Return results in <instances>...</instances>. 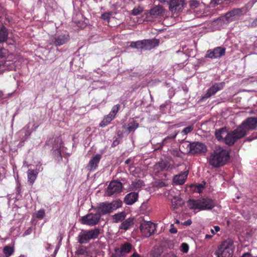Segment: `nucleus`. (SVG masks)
I'll use <instances>...</instances> for the list:
<instances>
[{
  "instance_id": "52",
  "label": "nucleus",
  "mask_w": 257,
  "mask_h": 257,
  "mask_svg": "<svg viewBox=\"0 0 257 257\" xmlns=\"http://www.w3.org/2000/svg\"><path fill=\"white\" fill-rule=\"evenodd\" d=\"M132 256L133 257H142L141 255H140L139 253H138L137 252H134L133 255H132Z\"/></svg>"
},
{
  "instance_id": "39",
  "label": "nucleus",
  "mask_w": 257,
  "mask_h": 257,
  "mask_svg": "<svg viewBox=\"0 0 257 257\" xmlns=\"http://www.w3.org/2000/svg\"><path fill=\"white\" fill-rule=\"evenodd\" d=\"M45 214V210L43 209H40L38 210L36 214V216L37 218L39 219H42L44 217Z\"/></svg>"
},
{
  "instance_id": "6",
  "label": "nucleus",
  "mask_w": 257,
  "mask_h": 257,
  "mask_svg": "<svg viewBox=\"0 0 257 257\" xmlns=\"http://www.w3.org/2000/svg\"><path fill=\"white\" fill-rule=\"evenodd\" d=\"M245 136V132L241 127H237L233 132L229 133L227 132L226 137L224 138L223 142L229 146H231L239 139Z\"/></svg>"
},
{
  "instance_id": "33",
  "label": "nucleus",
  "mask_w": 257,
  "mask_h": 257,
  "mask_svg": "<svg viewBox=\"0 0 257 257\" xmlns=\"http://www.w3.org/2000/svg\"><path fill=\"white\" fill-rule=\"evenodd\" d=\"M132 248V244L128 242H125L121 245L120 251L121 253H127L131 251Z\"/></svg>"
},
{
  "instance_id": "41",
  "label": "nucleus",
  "mask_w": 257,
  "mask_h": 257,
  "mask_svg": "<svg viewBox=\"0 0 257 257\" xmlns=\"http://www.w3.org/2000/svg\"><path fill=\"white\" fill-rule=\"evenodd\" d=\"M177 134L178 133H175L174 135H170L165 138L162 142V145H164L168 140L174 139L176 137Z\"/></svg>"
},
{
  "instance_id": "27",
  "label": "nucleus",
  "mask_w": 257,
  "mask_h": 257,
  "mask_svg": "<svg viewBox=\"0 0 257 257\" xmlns=\"http://www.w3.org/2000/svg\"><path fill=\"white\" fill-rule=\"evenodd\" d=\"M144 185L143 182L142 180H138L133 182L130 185V189L133 191H139Z\"/></svg>"
},
{
  "instance_id": "20",
  "label": "nucleus",
  "mask_w": 257,
  "mask_h": 257,
  "mask_svg": "<svg viewBox=\"0 0 257 257\" xmlns=\"http://www.w3.org/2000/svg\"><path fill=\"white\" fill-rule=\"evenodd\" d=\"M139 194L136 192H131L125 195L124 202L128 205L134 204L138 199Z\"/></svg>"
},
{
  "instance_id": "29",
  "label": "nucleus",
  "mask_w": 257,
  "mask_h": 257,
  "mask_svg": "<svg viewBox=\"0 0 257 257\" xmlns=\"http://www.w3.org/2000/svg\"><path fill=\"white\" fill-rule=\"evenodd\" d=\"M138 127L139 123L134 119H132L127 125V131L130 133L134 132Z\"/></svg>"
},
{
  "instance_id": "61",
  "label": "nucleus",
  "mask_w": 257,
  "mask_h": 257,
  "mask_svg": "<svg viewBox=\"0 0 257 257\" xmlns=\"http://www.w3.org/2000/svg\"><path fill=\"white\" fill-rule=\"evenodd\" d=\"M95 2H97V0H94Z\"/></svg>"
},
{
  "instance_id": "55",
  "label": "nucleus",
  "mask_w": 257,
  "mask_h": 257,
  "mask_svg": "<svg viewBox=\"0 0 257 257\" xmlns=\"http://www.w3.org/2000/svg\"><path fill=\"white\" fill-rule=\"evenodd\" d=\"M212 235H208V234H206L205 235V238L206 239H210L212 237Z\"/></svg>"
},
{
  "instance_id": "23",
  "label": "nucleus",
  "mask_w": 257,
  "mask_h": 257,
  "mask_svg": "<svg viewBox=\"0 0 257 257\" xmlns=\"http://www.w3.org/2000/svg\"><path fill=\"white\" fill-rule=\"evenodd\" d=\"M188 174V171H185L174 176L173 182L177 185H182L184 183Z\"/></svg>"
},
{
  "instance_id": "25",
  "label": "nucleus",
  "mask_w": 257,
  "mask_h": 257,
  "mask_svg": "<svg viewBox=\"0 0 257 257\" xmlns=\"http://www.w3.org/2000/svg\"><path fill=\"white\" fill-rule=\"evenodd\" d=\"M165 10L161 6H157L152 8L150 11V14L154 17L163 16Z\"/></svg>"
},
{
  "instance_id": "45",
  "label": "nucleus",
  "mask_w": 257,
  "mask_h": 257,
  "mask_svg": "<svg viewBox=\"0 0 257 257\" xmlns=\"http://www.w3.org/2000/svg\"><path fill=\"white\" fill-rule=\"evenodd\" d=\"M110 16L109 13H104L101 15V18L105 20H108L110 18Z\"/></svg>"
},
{
  "instance_id": "42",
  "label": "nucleus",
  "mask_w": 257,
  "mask_h": 257,
  "mask_svg": "<svg viewBox=\"0 0 257 257\" xmlns=\"http://www.w3.org/2000/svg\"><path fill=\"white\" fill-rule=\"evenodd\" d=\"M86 253V249L83 247L78 248L76 251V254L79 255H84Z\"/></svg>"
},
{
  "instance_id": "2",
  "label": "nucleus",
  "mask_w": 257,
  "mask_h": 257,
  "mask_svg": "<svg viewBox=\"0 0 257 257\" xmlns=\"http://www.w3.org/2000/svg\"><path fill=\"white\" fill-rule=\"evenodd\" d=\"M187 204L190 209L198 211L211 210L215 206L214 200L208 197L196 200L189 199Z\"/></svg>"
},
{
  "instance_id": "47",
  "label": "nucleus",
  "mask_w": 257,
  "mask_h": 257,
  "mask_svg": "<svg viewBox=\"0 0 257 257\" xmlns=\"http://www.w3.org/2000/svg\"><path fill=\"white\" fill-rule=\"evenodd\" d=\"M197 188L198 189V192H201V190L203 188V186L201 184H199L196 186Z\"/></svg>"
},
{
  "instance_id": "28",
  "label": "nucleus",
  "mask_w": 257,
  "mask_h": 257,
  "mask_svg": "<svg viewBox=\"0 0 257 257\" xmlns=\"http://www.w3.org/2000/svg\"><path fill=\"white\" fill-rule=\"evenodd\" d=\"M125 213L124 212H120L114 214L112 215V218L113 221L115 223H118L121 222L125 219Z\"/></svg>"
},
{
  "instance_id": "11",
  "label": "nucleus",
  "mask_w": 257,
  "mask_h": 257,
  "mask_svg": "<svg viewBox=\"0 0 257 257\" xmlns=\"http://www.w3.org/2000/svg\"><path fill=\"white\" fill-rule=\"evenodd\" d=\"M189 153L192 155L205 154L207 152V147L203 143L194 142L189 145Z\"/></svg>"
},
{
  "instance_id": "43",
  "label": "nucleus",
  "mask_w": 257,
  "mask_h": 257,
  "mask_svg": "<svg viewBox=\"0 0 257 257\" xmlns=\"http://www.w3.org/2000/svg\"><path fill=\"white\" fill-rule=\"evenodd\" d=\"M193 127L192 126H189L186 127H185L182 131V133L183 135H187L189 133H190L193 130Z\"/></svg>"
},
{
  "instance_id": "17",
  "label": "nucleus",
  "mask_w": 257,
  "mask_h": 257,
  "mask_svg": "<svg viewBox=\"0 0 257 257\" xmlns=\"http://www.w3.org/2000/svg\"><path fill=\"white\" fill-rule=\"evenodd\" d=\"M101 158V155L100 154H96L89 161L86 166V169L90 171L96 170Z\"/></svg>"
},
{
  "instance_id": "8",
  "label": "nucleus",
  "mask_w": 257,
  "mask_h": 257,
  "mask_svg": "<svg viewBox=\"0 0 257 257\" xmlns=\"http://www.w3.org/2000/svg\"><path fill=\"white\" fill-rule=\"evenodd\" d=\"M101 216L99 213H89L81 218V223L89 226H94L100 221Z\"/></svg>"
},
{
  "instance_id": "24",
  "label": "nucleus",
  "mask_w": 257,
  "mask_h": 257,
  "mask_svg": "<svg viewBox=\"0 0 257 257\" xmlns=\"http://www.w3.org/2000/svg\"><path fill=\"white\" fill-rule=\"evenodd\" d=\"M134 219L132 217H130L123 221L120 225L119 228L120 229H123L125 231L130 229L134 224Z\"/></svg>"
},
{
  "instance_id": "38",
  "label": "nucleus",
  "mask_w": 257,
  "mask_h": 257,
  "mask_svg": "<svg viewBox=\"0 0 257 257\" xmlns=\"http://www.w3.org/2000/svg\"><path fill=\"white\" fill-rule=\"evenodd\" d=\"M189 245L187 243L185 242H183L181 244L180 246V250L183 253H186L188 252L189 250Z\"/></svg>"
},
{
  "instance_id": "16",
  "label": "nucleus",
  "mask_w": 257,
  "mask_h": 257,
  "mask_svg": "<svg viewBox=\"0 0 257 257\" xmlns=\"http://www.w3.org/2000/svg\"><path fill=\"white\" fill-rule=\"evenodd\" d=\"M70 39L69 36L68 34H61L55 35L52 39L53 43L55 46H61L66 44Z\"/></svg>"
},
{
  "instance_id": "46",
  "label": "nucleus",
  "mask_w": 257,
  "mask_h": 257,
  "mask_svg": "<svg viewBox=\"0 0 257 257\" xmlns=\"http://www.w3.org/2000/svg\"><path fill=\"white\" fill-rule=\"evenodd\" d=\"M32 229L31 227L29 228L27 230H26L24 233L23 235L26 236L30 234L32 232Z\"/></svg>"
},
{
  "instance_id": "53",
  "label": "nucleus",
  "mask_w": 257,
  "mask_h": 257,
  "mask_svg": "<svg viewBox=\"0 0 257 257\" xmlns=\"http://www.w3.org/2000/svg\"><path fill=\"white\" fill-rule=\"evenodd\" d=\"M214 229L215 231V232H217L220 230V227L218 226H214Z\"/></svg>"
},
{
  "instance_id": "19",
  "label": "nucleus",
  "mask_w": 257,
  "mask_h": 257,
  "mask_svg": "<svg viewBox=\"0 0 257 257\" xmlns=\"http://www.w3.org/2000/svg\"><path fill=\"white\" fill-rule=\"evenodd\" d=\"M160 41L157 39L144 40V49L150 50L158 46Z\"/></svg>"
},
{
  "instance_id": "15",
  "label": "nucleus",
  "mask_w": 257,
  "mask_h": 257,
  "mask_svg": "<svg viewBox=\"0 0 257 257\" xmlns=\"http://www.w3.org/2000/svg\"><path fill=\"white\" fill-rule=\"evenodd\" d=\"M224 85L225 83L224 82L215 83L207 90L203 98H207L214 95L216 92L222 90Z\"/></svg>"
},
{
  "instance_id": "13",
  "label": "nucleus",
  "mask_w": 257,
  "mask_h": 257,
  "mask_svg": "<svg viewBox=\"0 0 257 257\" xmlns=\"http://www.w3.org/2000/svg\"><path fill=\"white\" fill-rule=\"evenodd\" d=\"M225 49L221 47H217L213 50H209L207 51L205 58H219L224 55Z\"/></svg>"
},
{
  "instance_id": "1",
  "label": "nucleus",
  "mask_w": 257,
  "mask_h": 257,
  "mask_svg": "<svg viewBox=\"0 0 257 257\" xmlns=\"http://www.w3.org/2000/svg\"><path fill=\"white\" fill-rule=\"evenodd\" d=\"M229 159V152L226 149L217 147L210 153L207 159L210 165L217 168L225 165Z\"/></svg>"
},
{
  "instance_id": "44",
  "label": "nucleus",
  "mask_w": 257,
  "mask_h": 257,
  "mask_svg": "<svg viewBox=\"0 0 257 257\" xmlns=\"http://www.w3.org/2000/svg\"><path fill=\"white\" fill-rule=\"evenodd\" d=\"M171 154L174 157H180L181 153L178 149H175L171 151Z\"/></svg>"
},
{
  "instance_id": "12",
  "label": "nucleus",
  "mask_w": 257,
  "mask_h": 257,
  "mask_svg": "<svg viewBox=\"0 0 257 257\" xmlns=\"http://www.w3.org/2000/svg\"><path fill=\"white\" fill-rule=\"evenodd\" d=\"M257 127V117H250L244 120L238 127H241L245 132L255 129Z\"/></svg>"
},
{
  "instance_id": "4",
  "label": "nucleus",
  "mask_w": 257,
  "mask_h": 257,
  "mask_svg": "<svg viewBox=\"0 0 257 257\" xmlns=\"http://www.w3.org/2000/svg\"><path fill=\"white\" fill-rule=\"evenodd\" d=\"M234 249L233 241L227 239L223 241L215 251L217 257H232Z\"/></svg>"
},
{
  "instance_id": "37",
  "label": "nucleus",
  "mask_w": 257,
  "mask_h": 257,
  "mask_svg": "<svg viewBox=\"0 0 257 257\" xmlns=\"http://www.w3.org/2000/svg\"><path fill=\"white\" fill-rule=\"evenodd\" d=\"M143 11V8L141 6H137L132 11L131 14L134 16H137Z\"/></svg>"
},
{
  "instance_id": "18",
  "label": "nucleus",
  "mask_w": 257,
  "mask_h": 257,
  "mask_svg": "<svg viewBox=\"0 0 257 257\" xmlns=\"http://www.w3.org/2000/svg\"><path fill=\"white\" fill-rule=\"evenodd\" d=\"M241 11L239 9L233 10L227 13L224 16V19L227 22H231L237 19L240 16Z\"/></svg>"
},
{
  "instance_id": "60",
  "label": "nucleus",
  "mask_w": 257,
  "mask_h": 257,
  "mask_svg": "<svg viewBox=\"0 0 257 257\" xmlns=\"http://www.w3.org/2000/svg\"><path fill=\"white\" fill-rule=\"evenodd\" d=\"M56 253H57V251L55 250V251L54 252V255H55Z\"/></svg>"
},
{
  "instance_id": "14",
  "label": "nucleus",
  "mask_w": 257,
  "mask_h": 257,
  "mask_svg": "<svg viewBox=\"0 0 257 257\" xmlns=\"http://www.w3.org/2000/svg\"><path fill=\"white\" fill-rule=\"evenodd\" d=\"M43 168L41 165H37L36 166V169H29L27 171L28 182L32 185L37 179L38 173L39 172L42 171Z\"/></svg>"
},
{
  "instance_id": "56",
  "label": "nucleus",
  "mask_w": 257,
  "mask_h": 257,
  "mask_svg": "<svg viewBox=\"0 0 257 257\" xmlns=\"http://www.w3.org/2000/svg\"><path fill=\"white\" fill-rule=\"evenodd\" d=\"M253 25L255 26H257V18L253 22Z\"/></svg>"
},
{
  "instance_id": "32",
  "label": "nucleus",
  "mask_w": 257,
  "mask_h": 257,
  "mask_svg": "<svg viewBox=\"0 0 257 257\" xmlns=\"http://www.w3.org/2000/svg\"><path fill=\"white\" fill-rule=\"evenodd\" d=\"M130 47L137 49H144V40L131 42Z\"/></svg>"
},
{
  "instance_id": "9",
  "label": "nucleus",
  "mask_w": 257,
  "mask_h": 257,
  "mask_svg": "<svg viewBox=\"0 0 257 257\" xmlns=\"http://www.w3.org/2000/svg\"><path fill=\"white\" fill-rule=\"evenodd\" d=\"M169 10L172 14H178L180 13L184 8V0H171L168 1Z\"/></svg>"
},
{
  "instance_id": "26",
  "label": "nucleus",
  "mask_w": 257,
  "mask_h": 257,
  "mask_svg": "<svg viewBox=\"0 0 257 257\" xmlns=\"http://www.w3.org/2000/svg\"><path fill=\"white\" fill-rule=\"evenodd\" d=\"M215 135L216 139L219 141H224V138L227 135V131L226 128H221L217 130L215 132Z\"/></svg>"
},
{
  "instance_id": "30",
  "label": "nucleus",
  "mask_w": 257,
  "mask_h": 257,
  "mask_svg": "<svg viewBox=\"0 0 257 257\" xmlns=\"http://www.w3.org/2000/svg\"><path fill=\"white\" fill-rule=\"evenodd\" d=\"M14 252V248L11 245H6L4 247L3 253L4 257H10Z\"/></svg>"
},
{
  "instance_id": "51",
  "label": "nucleus",
  "mask_w": 257,
  "mask_h": 257,
  "mask_svg": "<svg viewBox=\"0 0 257 257\" xmlns=\"http://www.w3.org/2000/svg\"><path fill=\"white\" fill-rule=\"evenodd\" d=\"M5 50L4 49H0V57H4L5 53L3 52Z\"/></svg>"
},
{
  "instance_id": "49",
  "label": "nucleus",
  "mask_w": 257,
  "mask_h": 257,
  "mask_svg": "<svg viewBox=\"0 0 257 257\" xmlns=\"http://www.w3.org/2000/svg\"><path fill=\"white\" fill-rule=\"evenodd\" d=\"M118 144H119V141L118 140H114L113 142V143H112V144L111 145V146L112 147H115L116 145H117Z\"/></svg>"
},
{
  "instance_id": "10",
  "label": "nucleus",
  "mask_w": 257,
  "mask_h": 257,
  "mask_svg": "<svg viewBox=\"0 0 257 257\" xmlns=\"http://www.w3.org/2000/svg\"><path fill=\"white\" fill-rule=\"evenodd\" d=\"M140 229L144 236L149 237L155 232L156 226L151 221H145L141 223Z\"/></svg>"
},
{
  "instance_id": "57",
  "label": "nucleus",
  "mask_w": 257,
  "mask_h": 257,
  "mask_svg": "<svg viewBox=\"0 0 257 257\" xmlns=\"http://www.w3.org/2000/svg\"><path fill=\"white\" fill-rule=\"evenodd\" d=\"M166 257H177V256L174 254H168L166 256Z\"/></svg>"
},
{
  "instance_id": "40",
  "label": "nucleus",
  "mask_w": 257,
  "mask_h": 257,
  "mask_svg": "<svg viewBox=\"0 0 257 257\" xmlns=\"http://www.w3.org/2000/svg\"><path fill=\"white\" fill-rule=\"evenodd\" d=\"M200 3L197 0H192L189 3V6L192 9H194L199 7Z\"/></svg>"
},
{
  "instance_id": "31",
  "label": "nucleus",
  "mask_w": 257,
  "mask_h": 257,
  "mask_svg": "<svg viewBox=\"0 0 257 257\" xmlns=\"http://www.w3.org/2000/svg\"><path fill=\"white\" fill-rule=\"evenodd\" d=\"M8 35V30L5 27L0 29V42L6 41Z\"/></svg>"
},
{
  "instance_id": "59",
  "label": "nucleus",
  "mask_w": 257,
  "mask_h": 257,
  "mask_svg": "<svg viewBox=\"0 0 257 257\" xmlns=\"http://www.w3.org/2000/svg\"><path fill=\"white\" fill-rule=\"evenodd\" d=\"M130 162V160L128 159L126 160L125 162V164H128Z\"/></svg>"
},
{
  "instance_id": "58",
  "label": "nucleus",
  "mask_w": 257,
  "mask_h": 257,
  "mask_svg": "<svg viewBox=\"0 0 257 257\" xmlns=\"http://www.w3.org/2000/svg\"><path fill=\"white\" fill-rule=\"evenodd\" d=\"M211 232L213 234V235L215 234L216 233V232H215V230H214L212 229H211Z\"/></svg>"
},
{
  "instance_id": "35",
  "label": "nucleus",
  "mask_w": 257,
  "mask_h": 257,
  "mask_svg": "<svg viewBox=\"0 0 257 257\" xmlns=\"http://www.w3.org/2000/svg\"><path fill=\"white\" fill-rule=\"evenodd\" d=\"M113 119V118L108 114L106 117L104 118V119L100 123L99 125L101 127H104L109 124Z\"/></svg>"
},
{
  "instance_id": "36",
  "label": "nucleus",
  "mask_w": 257,
  "mask_h": 257,
  "mask_svg": "<svg viewBox=\"0 0 257 257\" xmlns=\"http://www.w3.org/2000/svg\"><path fill=\"white\" fill-rule=\"evenodd\" d=\"M119 108L120 105L119 104L113 106L108 115L114 118Z\"/></svg>"
},
{
  "instance_id": "22",
  "label": "nucleus",
  "mask_w": 257,
  "mask_h": 257,
  "mask_svg": "<svg viewBox=\"0 0 257 257\" xmlns=\"http://www.w3.org/2000/svg\"><path fill=\"white\" fill-rule=\"evenodd\" d=\"M15 69V65L10 61L7 60L0 61V74L4 72L5 70H12Z\"/></svg>"
},
{
  "instance_id": "21",
  "label": "nucleus",
  "mask_w": 257,
  "mask_h": 257,
  "mask_svg": "<svg viewBox=\"0 0 257 257\" xmlns=\"http://www.w3.org/2000/svg\"><path fill=\"white\" fill-rule=\"evenodd\" d=\"M170 167V164L167 161L162 160L156 163L154 169L158 172L168 170Z\"/></svg>"
},
{
  "instance_id": "50",
  "label": "nucleus",
  "mask_w": 257,
  "mask_h": 257,
  "mask_svg": "<svg viewBox=\"0 0 257 257\" xmlns=\"http://www.w3.org/2000/svg\"><path fill=\"white\" fill-rule=\"evenodd\" d=\"M170 231L172 233H176L177 232V230L176 228L173 227L170 229Z\"/></svg>"
},
{
  "instance_id": "3",
  "label": "nucleus",
  "mask_w": 257,
  "mask_h": 257,
  "mask_svg": "<svg viewBox=\"0 0 257 257\" xmlns=\"http://www.w3.org/2000/svg\"><path fill=\"white\" fill-rule=\"evenodd\" d=\"M122 206V202L120 200H115L111 202H104L100 203L94 208L96 212L100 216L110 214Z\"/></svg>"
},
{
  "instance_id": "34",
  "label": "nucleus",
  "mask_w": 257,
  "mask_h": 257,
  "mask_svg": "<svg viewBox=\"0 0 257 257\" xmlns=\"http://www.w3.org/2000/svg\"><path fill=\"white\" fill-rule=\"evenodd\" d=\"M171 202L173 207L175 209L181 206L182 203V201L180 198L174 197L171 199Z\"/></svg>"
},
{
  "instance_id": "7",
  "label": "nucleus",
  "mask_w": 257,
  "mask_h": 257,
  "mask_svg": "<svg viewBox=\"0 0 257 257\" xmlns=\"http://www.w3.org/2000/svg\"><path fill=\"white\" fill-rule=\"evenodd\" d=\"M122 189V184L120 182L111 181L106 189L105 196L108 197L115 196L121 192Z\"/></svg>"
},
{
  "instance_id": "54",
  "label": "nucleus",
  "mask_w": 257,
  "mask_h": 257,
  "mask_svg": "<svg viewBox=\"0 0 257 257\" xmlns=\"http://www.w3.org/2000/svg\"><path fill=\"white\" fill-rule=\"evenodd\" d=\"M55 153H57L58 155L60 156V157L61 158V151L59 149H57L55 151Z\"/></svg>"
},
{
  "instance_id": "5",
  "label": "nucleus",
  "mask_w": 257,
  "mask_h": 257,
  "mask_svg": "<svg viewBox=\"0 0 257 257\" xmlns=\"http://www.w3.org/2000/svg\"><path fill=\"white\" fill-rule=\"evenodd\" d=\"M100 234V229L94 228L81 232L78 236V241L80 243H86L90 239H94L98 237Z\"/></svg>"
},
{
  "instance_id": "48",
  "label": "nucleus",
  "mask_w": 257,
  "mask_h": 257,
  "mask_svg": "<svg viewBox=\"0 0 257 257\" xmlns=\"http://www.w3.org/2000/svg\"><path fill=\"white\" fill-rule=\"evenodd\" d=\"M192 223V221L190 219H188V220H187L186 221H185L184 222H183L182 224L184 225H190Z\"/></svg>"
}]
</instances>
